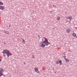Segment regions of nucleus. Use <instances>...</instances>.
<instances>
[{
    "mask_svg": "<svg viewBox=\"0 0 77 77\" xmlns=\"http://www.w3.org/2000/svg\"><path fill=\"white\" fill-rule=\"evenodd\" d=\"M8 26H9V27H11V25H8Z\"/></svg>",
    "mask_w": 77,
    "mask_h": 77,
    "instance_id": "obj_19",
    "label": "nucleus"
},
{
    "mask_svg": "<svg viewBox=\"0 0 77 77\" xmlns=\"http://www.w3.org/2000/svg\"><path fill=\"white\" fill-rule=\"evenodd\" d=\"M71 31V30L69 28H68L66 29V32L68 33H69Z\"/></svg>",
    "mask_w": 77,
    "mask_h": 77,
    "instance_id": "obj_5",
    "label": "nucleus"
},
{
    "mask_svg": "<svg viewBox=\"0 0 77 77\" xmlns=\"http://www.w3.org/2000/svg\"><path fill=\"white\" fill-rule=\"evenodd\" d=\"M35 71L37 72H38H38H39V70H38V68L36 67H35Z\"/></svg>",
    "mask_w": 77,
    "mask_h": 77,
    "instance_id": "obj_7",
    "label": "nucleus"
},
{
    "mask_svg": "<svg viewBox=\"0 0 77 77\" xmlns=\"http://www.w3.org/2000/svg\"><path fill=\"white\" fill-rule=\"evenodd\" d=\"M0 5H3V3L2 2H0Z\"/></svg>",
    "mask_w": 77,
    "mask_h": 77,
    "instance_id": "obj_13",
    "label": "nucleus"
},
{
    "mask_svg": "<svg viewBox=\"0 0 77 77\" xmlns=\"http://www.w3.org/2000/svg\"><path fill=\"white\" fill-rule=\"evenodd\" d=\"M32 58L34 59V58H35V56L34 55H32Z\"/></svg>",
    "mask_w": 77,
    "mask_h": 77,
    "instance_id": "obj_16",
    "label": "nucleus"
},
{
    "mask_svg": "<svg viewBox=\"0 0 77 77\" xmlns=\"http://www.w3.org/2000/svg\"><path fill=\"white\" fill-rule=\"evenodd\" d=\"M72 16H69L68 17V18H67V17H66V18L67 19H69L70 20H71L72 19Z\"/></svg>",
    "mask_w": 77,
    "mask_h": 77,
    "instance_id": "obj_9",
    "label": "nucleus"
},
{
    "mask_svg": "<svg viewBox=\"0 0 77 77\" xmlns=\"http://www.w3.org/2000/svg\"><path fill=\"white\" fill-rule=\"evenodd\" d=\"M45 45L44 43H42L41 45V47H42V48H44L45 47Z\"/></svg>",
    "mask_w": 77,
    "mask_h": 77,
    "instance_id": "obj_8",
    "label": "nucleus"
},
{
    "mask_svg": "<svg viewBox=\"0 0 77 77\" xmlns=\"http://www.w3.org/2000/svg\"><path fill=\"white\" fill-rule=\"evenodd\" d=\"M2 53L3 54H6L8 57H9L10 56H11L12 55V53L10 52V51L8 49L4 50Z\"/></svg>",
    "mask_w": 77,
    "mask_h": 77,
    "instance_id": "obj_1",
    "label": "nucleus"
},
{
    "mask_svg": "<svg viewBox=\"0 0 77 77\" xmlns=\"http://www.w3.org/2000/svg\"><path fill=\"white\" fill-rule=\"evenodd\" d=\"M4 33H7V34H8V33H9V31H4Z\"/></svg>",
    "mask_w": 77,
    "mask_h": 77,
    "instance_id": "obj_11",
    "label": "nucleus"
},
{
    "mask_svg": "<svg viewBox=\"0 0 77 77\" xmlns=\"http://www.w3.org/2000/svg\"><path fill=\"white\" fill-rule=\"evenodd\" d=\"M42 42H44L45 45H48V39L45 37H43V38H42Z\"/></svg>",
    "mask_w": 77,
    "mask_h": 77,
    "instance_id": "obj_2",
    "label": "nucleus"
},
{
    "mask_svg": "<svg viewBox=\"0 0 77 77\" xmlns=\"http://www.w3.org/2000/svg\"><path fill=\"white\" fill-rule=\"evenodd\" d=\"M66 62H69V60L67 59H66Z\"/></svg>",
    "mask_w": 77,
    "mask_h": 77,
    "instance_id": "obj_14",
    "label": "nucleus"
},
{
    "mask_svg": "<svg viewBox=\"0 0 77 77\" xmlns=\"http://www.w3.org/2000/svg\"><path fill=\"white\" fill-rule=\"evenodd\" d=\"M0 9H1V10H4L5 9V7L4 6H3L2 5L0 6Z\"/></svg>",
    "mask_w": 77,
    "mask_h": 77,
    "instance_id": "obj_6",
    "label": "nucleus"
},
{
    "mask_svg": "<svg viewBox=\"0 0 77 77\" xmlns=\"http://www.w3.org/2000/svg\"><path fill=\"white\" fill-rule=\"evenodd\" d=\"M53 7L54 8H56V5H53Z\"/></svg>",
    "mask_w": 77,
    "mask_h": 77,
    "instance_id": "obj_15",
    "label": "nucleus"
},
{
    "mask_svg": "<svg viewBox=\"0 0 77 77\" xmlns=\"http://www.w3.org/2000/svg\"><path fill=\"white\" fill-rule=\"evenodd\" d=\"M22 41L23 42H25V40L24 39H22Z\"/></svg>",
    "mask_w": 77,
    "mask_h": 77,
    "instance_id": "obj_17",
    "label": "nucleus"
},
{
    "mask_svg": "<svg viewBox=\"0 0 77 77\" xmlns=\"http://www.w3.org/2000/svg\"><path fill=\"white\" fill-rule=\"evenodd\" d=\"M2 61V60L0 58V62H1Z\"/></svg>",
    "mask_w": 77,
    "mask_h": 77,
    "instance_id": "obj_20",
    "label": "nucleus"
},
{
    "mask_svg": "<svg viewBox=\"0 0 77 77\" xmlns=\"http://www.w3.org/2000/svg\"><path fill=\"white\" fill-rule=\"evenodd\" d=\"M4 44H6V43L5 42H4Z\"/></svg>",
    "mask_w": 77,
    "mask_h": 77,
    "instance_id": "obj_21",
    "label": "nucleus"
},
{
    "mask_svg": "<svg viewBox=\"0 0 77 77\" xmlns=\"http://www.w3.org/2000/svg\"><path fill=\"white\" fill-rule=\"evenodd\" d=\"M59 63H60L59 65H61L62 64V61L60 60H58L56 62V64L58 65Z\"/></svg>",
    "mask_w": 77,
    "mask_h": 77,
    "instance_id": "obj_4",
    "label": "nucleus"
},
{
    "mask_svg": "<svg viewBox=\"0 0 77 77\" xmlns=\"http://www.w3.org/2000/svg\"><path fill=\"white\" fill-rule=\"evenodd\" d=\"M57 20L58 21H59V20H60V17H58Z\"/></svg>",
    "mask_w": 77,
    "mask_h": 77,
    "instance_id": "obj_10",
    "label": "nucleus"
},
{
    "mask_svg": "<svg viewBox=\"0 0 77 77\" xmlns=\"http://www.w3.org/2000/svg\"><path fill=\"white\" fill-rule=\"evenodd\" d=\"M72 35L73 36H76V34L75 33H73V34H72Z\"/></svg>",
    "mask_w": 77,
    "mask_h": 77,
    "instance_id": "obj_12",
    "label": "nucleus"
},
{
    "mask_svg": "<svg viewBox=\"0 0 77 77\" xmlns=\"http://www.w3.org/2000/svg\"><path fill=\"white\" fill-rule=\"evenodd\" d=\"M3 56H4V57H6V54H4L3 55Z\"/></svg>",
    "mask_w": 77,
    "mask_h": 77,
    "instance_id": "obj_18",
    "label": "nucleus"
},
{
    "mask_svg": "<svg viewBox=\"0 0 77 77\" xmlns=\"http://www.w3.org/2000/svg\"><path fill=\"white\" fill-rule=\"evenodd\" d=\"M24 65H25V63H24Z\"/></svg>",
    "mask_w": 77,
    "mask_h": 77,
    "instance_id": "obj_22",
    "label": "nucleus"
},
{
    "mask_svg": "<svg viewBox=\"0 0 77 77\" xmlns=\"http://www.w3.org/2000/svg\"><path fill=\"white\" fill-rule=\"evenodd\" d=\"M3 69L2 68H0V77H2V75H3L4 77H5V75H4V74L3 73L2 71H3Z\"/></svg>",
    "mask_w": 77,
    "mask_h": 77,
    "instance_id": "obj_3",
    "label": "nucleus"
}]
</instances>
